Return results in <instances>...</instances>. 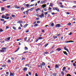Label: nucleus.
<instances>
[{
    "label": "nucleus",
    "instance_id": "nucleus-20",
    "mask_svg": "<svg viewBox=\"0 0 76 76\" xmlns=\"http://www.w3.org/2000/svg\"><path fill=\"white\" fill-rule=\"evenodd\" d=\"M41 10V9H40V8H37L36 9V12H37V11H38V10Z\"/></svg>",
    "mask_w": 76,
    "mask_h": 76
},
{
    "label": "nucleus",
    "instance_id": "nucleus-4",
    "mask_svg": "<svg viewBox=\"0 0 76 76\" xmlns=\"http://www.w3.org/2000/svg\"><path fill=\"white\" fill-rule=\"evenodd\" d=\"M1 18L2 19H6V16H5V15H3L1 16Z\"/></svg>",
    "mask_w": 76,
    "mask_h": 76
},
{
    "label": "nucleus",
    "instance_id": "nucleus-24",
    "mask_svg": "<svg viewBox=\"0 0 76 76\" xmlns=\"http://www.w3.org/2000/svg\"><path fill=\"white\" fill-rule=\"evenodd\" d=\"M66 67L64 66L63 68L62 71H63V72H64V70H66Z\"/></svg>",
    "mask_w": 76,
    "mask_h": 76
},
{
    "label": "nucleus",
    "instance_id": "nucleus-39",
    "mask_svg": "<svg viewBox=\"0 0 76 76\" xmlns=\"http://www.w3.org/2000/svg\"><path fill=\"white\" fill-rule=\"evenodd\" d=\"M6 64H3L2 66V67H6Z\"/></svg>",
    "mask_w": 76,
    "mask_h": 76
},
{
    "label": "nucleus",
    "instance_id": "nucleus-47",
    "mask_svg": "<svg viewBox=\"0 0 76 76\" xmlns=\"http://www.w3.org/2000/svg\"><path fill=\"white\" fill-rule=\"evenodd\" d=\"M41 44H42V42H41L39 43H38V44H39V45H38L39 46H40V45H41Z\"/></svg>",
    "mask_w": 76,
    "mask_h": 76
},
{
    "label": "nucleus",
    "instance_id": "nucleus-49",
    "mask_svg": "<svg viewBox=\"0 0 76 76\" xmlns=\"http://www.w3.org/2000/svg\"><path fill=\"white\" fill-rule=\"evenodd\" d=\"M61 75H64V73L63 71H61Z\"/></svg>",
    "mask_w": 76,
    "mask_h": 76
},
{
    "label": "nucleus",
    "instance_id": "nucleus-37",
    "mask_svg": "<svg viewBox=\"0 0 76 76\" xmlns=\"http://www.w3.org/2000/svg\"><path fill=\"white\" fill-rule=\"evenodd\" d=\"M6 22H7V21H6V20L4 21L3 22V23H3V25H5V23H6Z\"/></svg>",
    "mask_w": 76,
    "mask_h": 76
},
{
    "label": "nucleus",
    "instance_id": "nucleus-7",
    "mask_svg": "<svg viewBox=\"0 0 76 76\" xmlns=\"http://www.w3.org/2000/svg\"><path fill=\"white\" fill-rule=\"evenodd\" d=\"M59 4H61L60 6L61 7V8H63V5L62 4V2H59Z\"/></svg>",
    "mask_w": 76,
    "mask_h": 76
},
{
    "label": "nucleus",
    "instance_id": "nucleus-23",
    "mask_svg": "<svg viewBox=\"0 0 76 76\" xmlns=\"http://www.w3.org/2000/svg\"><path fill=\"white\" fill-rule=\"evenodd\" d=\"M30 5V4H26L25 5V6H26L27 7H29V6Z\"/></svg>",
    "mask_w": 76,
    "mask_h": 76
},
{
    "label": "nucleus",
    "instance_id": "nucleus-13",
    "mask_svg": "<svg viewBox=\"0 0 76 76\" xmlns=\"http://www.w3.org/2000/svg\"><path fill=\"white\" fill-rule=\"evenodd\" d=\"M46 4H45L42 5V8H45V7H46Z\"/></svg>",
    "mask_w": 76,
    "mask_h": 76
},
{
    "label": "nucleus",
    "instance_id": "nucleus-44",
    "mask_svg": "<svg viewBox=\"0 0 76 76\" xmlns=\"http://www.w3.org/2000/svg\"><path fill=\"white\" fill-rule=\"evenodd\" d=\"M46 16H47V18H48V17H50V16H51V15H50V14H48V15H46Z\"/></svg>",
    "mask_w": 76,
    "mask_h": 76
},
{
    "label": "nucleus",
    "instance_id": "nucleus-1",
    "mask_svg": "<svg viewBox=\"0 0 76 76\" xmlns=\"http://www.w3.org/2000/svg\"><path fill=\"white\" fill-rule=\"evenodd\" d=\"M7 48H1V50H0V53H4L5 50H6Z\"/></svg>",
    "mask_w": 76,
    "mask_h": 76
},
{
    "label": "nucleus",
    "instance_id": "nucleus-59",
    "mask_svg": "<svg viewBox=\"0 0 76 76\" xmlns=\"http://www.w3.org/2000/svg\"><path fill=\"white\" fill-rule=\"evenodd\" d=\"M48 14V12H45V15H47Z\"/></svg>",
    "mask_w": 76,
    "mask_h": 76
},
{
    "label": "nucleus",
    "instance_id": "nucleus-53",
    "mask_svg": "<svg viewBox=\"0 0 76 76\" xmlns=\"http://www.w3.org/2000/svg\"><path fill=\"white\" fill-rule=\"evenodd\" d=\"M35 5V4H31L30 5V6L31 7V6H33Z\"/></svg>",
    "mask_w": 76,
    "mask_h": 76
},
{
    "label": "nucleus",
    "instance_id": "nucleus-16",
    "mask_svg": "<svg viewBox=\"0 0 76 76\" xmlns=\"http://www.w3.org/2000/svg\"><path fill=\"white\" fill-rule=\"evenodd\" d=\"M73 66H75V69H76V63H73Z\"/></svg>",
    "mask_w": 76,
    "mask_h": 76
},
{
    "label": "nucleus",
    "instance_id": "nucleus-21",
    "mask_svg": "<svg viewBox=\"0 0 76 76\" xmlns=\"http://www.w3.org/2000/svg\"><path fill=\"white\" fill-rule=\"evenodd\" d=\"M38 40H39L40 39H42L43 38H42V37H40L38 38Z\"/></svg>",
    "mask_w": 76,
    "mask_h": 76
},
{
    "label": "nucleus",
    "instance_id": "nucleus-5",
    "mask_svg": "<svg viewBox=\"0 0 76 76\" xmlns=\"http://www.w3.org/2000/svg\"><path fill=\"white\" fill-rule=\"evenodd\" d=\"M10 74L9 76H14V74H15V73H12L10 72Z\"/></svg>",
    "mask_w": 76,
    "mask_h": 76
},
{
    "label": "nucleus",
    "instance_id": "nucleus-3",
    "mask_svg": "<svg viewBox=\"0 0 76 76\" xmlns=\"http://www.w3.org/2000/svg\"><path fill=\"white\" fill-rule=\"evenodd\" d=\"M60 25H61L60 24H57L56 25L55 28H59L60 27Z\"/></svg>",
    "mask_w": 76,
    "mask_h": 76
},
{
    "label": "nucleus",
    "instance_id": "nucleus-18",
    "mask_svg": "<svg viewBox=\"0 0 76 76\" xmlns=\"http://www.w3.org/2000/svg\"><path fill=\"white\" fill-rule=\"evenodd\" d=\"M58 68H59V67H58V66L57 64H56L55 65V69H58Z\"/></svg>",
    "mask_w": 76,
    "mask_h": 76
},
{
    "label": "nucleus",
    "instance_id": "nucleus-15",
    "mask_svg": "<svg viewBox=\"0 0 76 76\" xmlns=\"http://www.w3.org/2000/svg\"><path fill=\"white\" fill-rule=\"evenodd\" d=\"M56 10H57V12H60V10H59V9L57 7H56Z\"/></svg>",
    "mask_w": 76,
    "mask_h": 76
},
{
    "label": "nucleus",
    "instance_id": "nucleus-42",
    "mask_svg": "<svg viewBox=\"0 0 76 76\" xmlns=\"http://www.w3.org/2000/svg\"><path fill=\"white\" fill-rule=\"evenodd\" d=\"M24 9H25V8H24V7H23L21 9V10H22V11H23Z\"/></svg>",
    "mask_w": 76,
    "mask_h": 76
},
{
    "label": "nucleus",
    "instance_id": "nucleus-62",
    "mask_svg": "<svg viewBox=\"0 0 76 76\" xmlns=\"http://www.w3.org/2000/svg\"><path fill=\"white\" fill-rule=\"evenodd\" d=\"M42 32L44 33V32H45V31H44L43 29H42Z\"/></svg>",
    "mask_w": 76,
    "mask_h": 76
},
{
    "label": "nucleus",
    "instance_id": "nucleus-46",
    "mask_svg": "<svg viewBox=\"0 0 76 76\" xmlns=\"http://www.w3.org/2000/svg\"><path fill=\"white\" fill-rule=\"evenodd\" d=\"M44 11H45V12H46V11H47V10H48L47 9V8H45L44 9Z\"/></svg>",
    "mask_w": 76,
    "mask_h": 76
},
{
    "label": "nucleus",
    "instance_id": "nucleus-6",
    "mask_svg": "<svg viewBox=\"0 0 76 76\" xmlns=\"http://www.w3.org/2000/svg\"><path fill=\"white\" fill-rule=\"evenodd\" d=\"M27 70H28V68L25 67H24V68L23 69V71H26V72L27 71Z\"/></svg>",
    "mask_w": 76,
    "mask_h": 76
},
{
    "label": "nucleus",
    "instance_id": "nucleus-41",
    "mask_svg": "<svg viewBox=\"0 0 76 76\" xmlns=\"http://www.w3.org/2000/svg\"><path fill=\"white\" fill-rule=\"evenodd\" d=\"M28 53V51H26L24 52L23 53V54H25V53Z\"/></svg>",
    "mask_w": 76,
    "mask_h": 76
},
{
    "label": "nucleus",
    "instance_id": "nucleus-36",
    "mask_svg": "<svg viewBox=\"0 0 76 76\" xmlns=\"http://www.w3.org/2000/svg\"><path fill=\"white\" fill-rule=\"evenodd\" d=\"M3 30L2 28H0V32H3Z\"/></svg>",
    "mask_w": 76,
    "mask_h": 76
},
{
    "label": "nucleus",
    "instance_id": "nucleus-52",
    "mask_svg": "<svg viewBox=\"0 0 76 76\" xmlns=\"http://www.w3.org/2000/svg\"><path fill=\"white\" fill-rule=\"evenodd\" d=\"M11 37H9L7 38V39H8V41H9Z\"/></svg>",
    "mask_w": 76,
    "mask_h": 76
},
{
    "label": "nucleus",
    "instance_id": "nucleus-40",
    "mask_svg": "<svg viewBox=\"0 0 76 76\" xmlns=\"http://www.w3.org/2000/svg\"><path fill=\"white\" fill-rule=\"evenodd\" d=\"M0 20H1V21H2V22H3V21H4V19H3L1 18Z\"/></svg>",
    "mask_w": 76,
    "mask_h": 76
},
{
    "label": "nucleus",
    "instance_id": "nucleus-10",
    "mask_svg": "<svg viewBox=\"0 0 76 76\" xmlns=\"http://www.w3.org/2000/svg\"><path fill=\"white\" fill-rule=\"evenodd\" d=\"M49 44H45V45H44V46H43V48H45V47H47V46Z\"/></svg>",
    "mask_w": 76,
    "mask_h": 76
},
{
    "label": "nucleus",
    "instance_id": "nucleus-48",
    "mask_svg": "<svg viewBox=\"0 0 76 76\" xmlns=\"http://www.w3.org/2000/svg\"><path fill=\"white\" fill-rule=\"evenodd\" d=\"M48 54V52L46 51L44 53V54Z\"/></svg>",
    "mask_w": 76,
    "mask_h": 76
},
{
    "label": "nucleus",
    "instance_id": "nucleus-60",
    "mask_svg": "<svg viewBox=\"0 0 76 76\" xmlns=\"http://www.w3.org/2000/svg\"><path fill=\"white\" fill-rule=\"evenodd\" d=\"M7 7L8 8H10V5L7 6Z\"/></svg>",
    "mask_w": 76,
    "mask_h": 76
},
{
    "label": "nucleus",
    "instance_id": "nucleus-2",
    "mask_svg": "<svg viewBox=\"0 0 76 76\" xmlns=\"http://www.w3.org/2000/svg\"><path fill=\"white\" fill-rule=\"evenodd\" d=\"M37 16V17H40L41 18H44V13H42L41 15H39V14H37L36 15Z\"/></svg>",
    "mask_w": 76,
    "mask_h": 76
},
{
    "label": "nucleus",
    "instance_id": "nucleus-61",
    "mask_svg": "<svg viewBox=\"0 0 76 76\" xmlns=\"http://www.w3.org/2000/svg\"><path fill=\"white\" fill-rule=\"evenodd\" d=\"M22 29V28H21V27L20 26L18 27V29L20 30V29Z\"/></svg>",
    "mask_w": 76,
    "mask_h": 76
},
{
    "label": "nucleus",
    "instance_id": "nucleus-26",
    "mask_svg": "<svg viewBox=\"0 0 76 76\" xmlns=\"http://www.w3.org/2000/svg\"><path fill=\"white\" fill-rule=\"evenodd\" d=\"M57 75V73H53V76H55Z\"/></svg>",
    "mask_w": 76,
    "mask_h": 76
},
{
    "label": "nucleus",
    "instance_id": "nucleus-17",
    "mask_svg": "<svg viewBox=\"0 0 76 76\" xmlns=\"http://www.w3.org/2000/svg\"><path fill=\"white\" fill-rule=\"evenodd\" d=\"M54 26V23H52L51 24V25L50 26H52V27H53V26Z\"/></svg>",
    "mask_w": 76,
    "mask_h": 76
},
{
    "label": "nucleus",
    "instance_id": "nucleus-54",
    "mask_svg": "<svg viewBox=\"0 0 76 76\" xmlns=\"http://www.w3.org/2000/svg\"><path fill=\"white\" fill-rule=\"evenodd\" d=\"M53 52H54V51H51V52H50V54H51L53 53Z\"/></svg>",
    "mask_w": 76,
    "mask_h": 76
},
{
    "label": "nucleus",
    "instance_id": "nucleus-34",
    "mask_svg": "<svg viewBox=\"0 0 76 76\" xmlns=\"http://www.w3.org/2000/svg\"><path fill=\"white\" fill-rule=\"evenodd\" d=\"M64 49L66 50H67V48H66V46H65V47H64Z\"/></svg>",
    "mask_w": 76,
    "mask_h": 76
},
{
    "label": "nucleus",
    "instance_id": "nucleus-22",
    "mask_svg": "<svg viewBox=\"0 0 76 76\" xmlns=\"http://www.w3.org/2000/svg\"><path fill=\"white\" fill-rule=\"evenodd\" d=\"M24 49L25 50H28V47L26 46L24 48Z\"/></svg>",
    "mask_w": 76,
    "mask_h": 76
},
{
    "label": "nucleus",
    "instance_id": "nucleus-12",
    "mask_svg": "<svg viewBox=\"0 0 76 76\" xmlns=\"http://www.w3.org/2000/svg\"><path fill=\"white\" fill-rule=\"evenodd\" d=\"M17 6V5H15V6H14V7H15L16 9H19V8H20V7H16V6Z\"/></svg>",
    "mask_w": 76,
    "mask_h": 76
},
{
    "label": "nucleus",
    "instance_id": "nucleus-45",
    "mask_svg": "<svg viewBox=\"0 0 76 76\" xmlns=\"http://www.w3.org/2000/svg\"><path fill=\"white\" fill-rule=\"evenodd\" d=\"M53 10H56V7H53Z\"/></svg>",
    "mask_w": 76,
    "mask_h": 76
},
{
    "label": "nucleus",
    "instance_id": "nucleus-30",
    "mask_svg": "<svg viewBox=\"0 0 76 76\" xmlns=\"http://www.w3.org/2000/svg\"><path fill=\"white\" fill-rule=\"evenodd\" d=\"M19 48H18L17 49H16V50L15 51V53H16V52H17L19 50Z\"/></svg>",
    "mask_w": 76,
    "mask_h": 76
},
{
    "label": "nucleus",
    "instance_id": "nucleus-28",
    "mask_svg": "<svg viewBox=\"0 0 76 76\" xmlns=\"http://www.w3.org/2000/svg\"><path fill=\"white\" fill-rule=\"evenodd\" d=\"M40 66H41V68H42V67H44V66L43 64H40Z\"/></svg>",
    "mask_w": 76,
    "mask_h": 76
},
{
    "label": "nucleus",
    "instance_id": "nucleus-63",
    "mask_svg": "<svg viewBox=\"0 0 76 76\" xmlns=\"http://www.w3.org/2000/svg\"><path fill=\"white\" fill-rule=\"evenodd\" d=\"M43 4H45V3H46V1H43Z\"/></svg>",
    "mask_w": 76,
    "mask_h": 76
},
{
    "label": "nucleus",
    "instance_id": "nucleus-51",
    "mask_svg": "<svg viewBox=\"0 0 76 76\" xmlns=\"http://www.w3.org/2000/svg\"><path fill=\"white\" fill-rule=\"evenodd\" d=\"M40 4H44L43 0H42L41 1Z\"/></svg>",
    "mask_w": 76,
    "mask_h": 76
},
{
    "label": "nucleus",
    "instance_id": "nucleus-32",
    "mask_svg": "<svg viewBox=\"0 0 76 76\" xmlns=\"http://www.w3.org/2000/svg\"><path fill=\"white\" fill-rule=\"evenodd\" d=\"M28 24H25V25L24 26V28H26V26H28Z\"/></svg>",
    "mask_w": 76,
    "mask_h": 76
},
{
    "label": "nucleus",
    "instance_id": "nucleus-9",
    "mask_svg": "<svg viewBox=\"0 0 76 76\" xmlns=\"http://www.w3.org/2000/svg\"><path fill=\"white\" fill-rule=\"evenodd\" d=\"M23 23V21L21 20L18 21L17 22V23Z\"/></svg>",
    "mask_w": 76,
    "mask_h": 76
},
{
    "label": "nucleus",
    "instance_id": "nucleus-14",
    "mask_svg": "<svg viewBox=\"0 0 76 76\" xmlns=\"http://www.w3.org/2000/svg\"><path fill=\"white\" fill-rule=\"evenodd\" d=\"M63 53L64 54L66 55V56H67V52H66V51H63Z\"/></svg>",
    "mask_w": 76,
    "mask_h": 76
},
{
    "label": "nucleus",
    "instance_id": "nucleus-8",
    "mask_svg": "<svg viewBox=\"0 0 76 76\" xmlns=\"http://www.w3.org/2000/svg\"><path fill=\"white\" fill-rule=\"evenodd\" d=\"M66 43H68V42H74L73 41H65Z\"/></svg>",
    "mask_w": 76,
    "mask_h": 76
},
{
    "label": "nucleus",
    "instance_id": "nucleus-43",
    "mask_svg": "<svg viewBox=\"0 0 76 76\" xmlns=\"http://www.w3.org/2000/svg\"><path fill=\"white\" fill-rule=\"evenodd\" d=\"M42 64L43 65V66H45V63H44V62H42Z\"/></svg>",
    "mask_w": 76,
    "mask_h": 76
},
{
    "label": "nucleus",
    "instance_id": "nucleus-29",
    "mask_svg": "<svg viewBox=\"0 0 76 76\" xmlns=\"http://www.w3.org/2000/svg\"><path fill=\"white\" fill-rule=\"evenodd\" d=\"M38 25L37 24H36L34 25V27H37V26H38Z\"/></svg>",
    "mask_w": 76,
    "mask_h": 76
},
{
    "label": "nucleus",
    "instance_id": "nucleus-58",
    "mask_svg": "<svg viewBox=\"0 0 76 76\" xmlns=\"http://www.w3.org/2000/svg\"><path fill=\"white\" fill-rule=\"evenodd\" d=\"M9 18H10V17H6V19H7V20H8V19H9Z\"/></svg>",
    "mask_w": 76,
    "mask_h": 76
},
{
    "label": "nucleus",
    "instance_id": "nucleus-25",
    "mask_svg": "<svg viewBox=\"0 0 76 76\" xmlns=\"http://www.w3.org/2000/svg\"><path fill=\"white\" fill-rule=\"evenodd\" d=\"M4 10H5V9H4V7H2L1 8V11H4Z\"/></svg>",
    "mask_w": 76,
    "mask_h": 76
},
{
    "label": "nucleus",
    "instance_id": "nucleus-56",
    "mask_svg": "<svg viewBox=\"0 0 76 76\" xmlns=\"http://www.w3.org/2000/svg\"><path fill=\"white\" fill-rule=\"evenodd\" d=\"M11 61H10V59H9L8 60V61H7V62H8V63H10Z\"/></svg>",
    "mask_w": 76,
    "mask_h": 76
},
{
    "label": "nucleus",
    "instance_id": "nucleus-27",
    "mask_svg": "<svg viewBox=\"0 0 76 76\" xmlns=\"http://www.w3.org/2000/svg\"><path fill=\"white\" fill-rule=\"evenodd\" d=\"M50 5L49 6H51V7H52V6H53V4L52 3H50Z\"/></svg>",
    "mask_w": 76,
    "mask_h": 76
},
{
    "label": "nucleus",
    "instance_id": "nucleus-31",
    "mask_svg": "<svg viewBox=\"0 0 76 76\" xmlns=\"http://www.w3.org/2000/svg\"><path fill=\"white\" fill-rule=\"evenodd\" d=\"M12 17V18H15V15L12 14L11 15Z\"/></svg>",
    "mask_w": 76,
    "mask_h": 76
},
{
    "label": "nucleus",
    "instance_id": "nucleus-50",
    "mask_svg": "<svg viewBox=\"0 0 76 76\" xmlns=\"http://www.w3.org/2000/svg\"><path fill=\"white\" fill-rule=\"evenodd\" d=\"M51 9H52V8H51L50 7H49V8L48 9V10H51Z\"/></svg>",
    "mask_w": 76,
    "mask_h": 76
},
{
    "label": "nucleus",
    "instance_id": "nucleus-33",
    "mask_svg": "<svg viewBox=\"0 0 76 76\" xmlns=\"http://www.w3.org/2000/svg\"><path fill=\"white\" fill-rule=\"evenodd\" d=\"M53 38H54V39H56V38H57V36H53Z\"/></svg>",
    "mask_w": 76,
    "mask_h": 76
},
{
    "label": "nucleus",
    "instance_id": "nucleus-64",
    "mask_svg": "<svg viewBox=\"0 0 76 76\" xmlns=\"http://www.w3.org/2000/svg\"><path fill=\"white\" fill-rule=\"evenodd\" d=\"M35 75L36 76H38V74H37V73L35 74Z\"/></svg>",
    "mask_w": 76,
    "mask_h": 76
},
{
    "label": "nucleus",
    "instance_id": "nucleus-57",
    "mask_svg": "<svg viewBox=\"0 0 76 76\" xmlns=\"http://www.w3.org/2000/svg\"><path fill=\"white\" fill-rule=\"evenodd\" d=\"M72 34V32H70L69 34H68L69 35H71Z\"/></svg>",
    "mask_w": 76,
    "mask_h": 76
},
{
    "label": "nucleus",
    "instance_id": "nucleus-19",
    "mask_svg": "<svg viewBox=\"0 0 76 76\" xmlns=\"http://www.w3.org/2000/svg\"><path fill=\"white\" fill-rule=\"evenodd\" d=\"M33 9H34V8H32L31 9H28V10H27L28 11H32V10H33Z\"/></svg>",
    "mask_w": 76,
    "mask_h": 76
},
{
    "label": "nucleus",
    "instance_id": "nucleus-55",
    "mask_svg": "<svg viewBox=\"0 0 76 76\" xmlns=\"http://www.w3.org/2000/svg\"><path fill=\"white\" fill-rule=\"evenodd\" d=\"M13 29H14V30H16V28H15V27L14 26L12 27Z\"/></svg>",
    "mask_w": 76,
    "mask_h": 76
},
{
    "label": "nucleus",
    "instance_id": "nucleus-35",
    "mask_svg": "<svg viewBox=\"0 0 76 76\" xmlns=\"http://www.w3.org/2000/svg\"><path fill=\"white\" fill-rule=\"evenodd\" d=\"M26 13V14L27 15H28V13H28V11H25Z\"/></svg>",
    "mask_w": 76,
    "mask_h": 76
},
{
    "label": "nucleus",
    "instance_id": "nucleus-11",
    "mask_svg": "<svg viewBox=\"0 0 76 76\" xmlns=\"http://www.w3.org/2000/svg\"><path fill=\"white\" fill-rule=\"evenodd\" d=\"M56 50L58 51H60L61 50V48H58L56 49Z\"/></svg>",
    "mask_w": 76,
    "mask_h": 76
},
{
    "label": "nucleus",
    "instance_id": "nucleus-38",
    "mask_svg": "<svg viewBox=\"0 0 76 76\" xmlns=\"http://www.w3.org/2000/svg\"><path fill=\"white\" fill-rule=\"evenodd\" d=\"M68 25H69V26H70V25H72V23H69L67 24Z\"/></svg>",
    "mask_w": 76,
    "mask_h": 76
}]
</instances>
